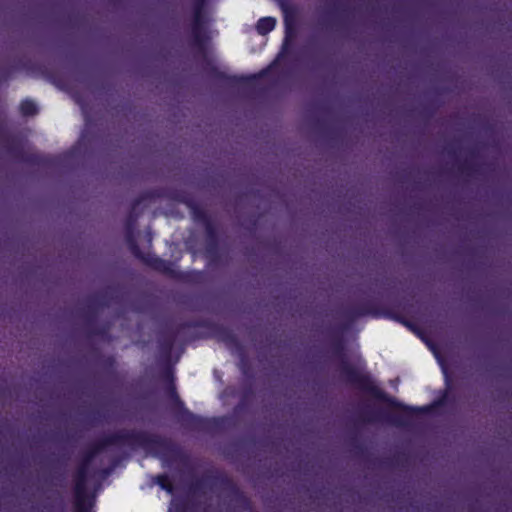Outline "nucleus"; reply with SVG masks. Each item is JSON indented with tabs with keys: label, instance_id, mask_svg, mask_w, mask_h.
Instances as JSON below:
<instances>
[{
	"label": "nucleus",
	"instance_id": "obj_5",
	"mask_svg": "<svg viewBox=\"0 0 512 512\" xmlns=\"http://www.w3.org/2000/svg\"><path fill=\"white\" fill-rule=\"evenodd\" d=\"M20 111L24 116H33L37 113V107L33 101L25 100L20 105Z\"/></svg>",
	"mask_w": 512,
	"mask_h": 512
},
{
	"label": "nucleus",
	"instance_id": "obj_3",
	"mask_svg": "<svg viewBox=\"0 0 512 512\" xmlns=\"http://www.w3.org/2000/svg\"><path fill=\"white\" fill-rule=\"evenodd\" d=\"M129 245L132 253L148 265L152 266L153 268L157 270H165L167 268V263L161 259H158L154 256H151L149 254L144 255L141 253L139 247L135 243V241L131 238H129Z\"/></svg>",
	"mask_w": 512,
	"mask_h": 512
},
{
	"label": "nucleus",
	"instance_id": "obj_4",
	"mask_svg": "<svg viewBox=\"0 0 512 512\" xmlns=\"http://www.w3.org/2000/svg\"><path fill=\"white\" fill-rule=\"evenodd\" d=\"M276 20L272 17H264L259 19L256 25V30L260 35H266L274 29Z\"/></svg>",
	"mask_w": 512,
	"mask_h": 512
},
{
	"label": "nucleus",
	"instance_id": "obj_1",
	"mask_svg": "<svg viewBox=\"0 0 512 512\" xmlns=\"http://www.w3.org/2000/svg\"><path fill=\"white\" fill-rule=\"evenodd\" d=\"M102 449V446L91 450L79 465L74 475L75 512H90L87 504V476L91 460Z\"/></svg>",
	"mask_w": 512,
	"mask_h": 512
},
{
	"label": "nucleus",
	"instance_id": "obj_2",
	"mask_svg": "<svg viewBox=\"0 0 512 512\" xmlns=\"http://www.w3.org/2000/svg\"><path fill=\"white\" fill-rule=\"evenodd\" d=\"M205 0H196L194 6V16L191 26L192 36L197 45H201L203 41L202 37V10Z\"/></svg>",
	"mask_w": 512,
	"mask_h": 512
}]
</instances>
